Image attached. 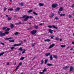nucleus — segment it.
I'll list each match as a JSON object with an SVG mask.
<instances>
[{
	"label": "nucleus",
	"mask_w": 74,
	"mask_h": 74,
	"mask_svg": "<svg viewBox=\"0 0 74 74\" xmlns=\"http://www.w3.org/2000/svg\"><path fill=\"white\" fill-rule=\"evenodd\" d=\"M9 34L8 32H5V33H3L2 32H0V36L1 37H3V36H5V34Z\"/></svg>",
	"instance_id": "obj_1"
},
{
	"label": "nucleus",
	"mask_w": 74,
	"mask_h": 74,
	"mask_svg": "<svg viewBox=\"0 0 74 74\" xmlns=\"http://www.w3.org/2000/svg\"><path fill=\"white\" fill-rule=\"evenodd\" d=\"M29 18L30 19H32V18H33V17L32 16H27L24 20V22H25V21H26L27 20H28Z\"/></svg>",
	"instance_id": "obj_2"
},
{
	"label": "nucleus",
	"mask_w": 74,
	"mask_h": 74,
	"mask_svg": "<svg viewBox=\"0 0 74 74\" xmlns=\"http://www.w3.org/2000/svg\"><path fill=\"white\" fill-rule=\"evenodd\" d=\"M37 32V31L36 30H32L31 31V33L32 34H33L34 35V34H36V33Z\"/></svg>",
	"instance_id": "obj_3"
},
{
	"label": "nucleus",
	"mask_w": 74,
	"mask_h": 74,
	"mask_svg": "<svg viewBox=\"0 0 74 74\" xmlns=\"http://www.w3.org/2000/svg\"><path fill=\"white\" fill-rule=\"evenodd\" d=\"M57 5H58V4H53L51 6V7L52 8H56Z\"/></svg>",
	"instance_id": "obj_4"
},
{
	"label": "nucleus",
	"mask_w": 74,
	"mask_h": 74,
	"mask_svg": "<svg viewBox=\"0 0 74 74\" xmlns=\"http://www.w3.org/2000/svg\"><path fill=\"white\" fill-rule=\"evenodd\" d=\"M53 30L51 29H49V33H51V34H52V33H53Z\"/></svg>",
	"instance_id": "obj_5"
},
{
	"label": "nucleus",
	"mask_w": 74,
	"mask_h": 74,
	"mask_svg": "<svg viewBox=\"0 0 74 74\" xmlns=\"http://www.w3.org/2000/svg\"><path fill=\"white\" fill-rule=\"evenodd\" d=\"M55 46V44H52V45H51L49 47V48H52V47H54Z\"/></svg>",
	"instance_id": "obj_6"
},
{
	"label": "nucleus",
	"mask_w": 74,
	"mask_h": 74,
	"mask_svg": "<svg viewBox=\"0 0 74 74\" xmlns=\"http://www.w3.org/2000/svg\"><path fill=\"white\" fill-rule=\"evenodd\" d=\"M44 41L45 42H49V41H51V40L49 39H47L45 40Z\"/></svg>",
	"instance_id": "obj_7"
},
{
	"label": "nucleus",
	"mask_w": 74,
	"mask_h": 74,
	"mask_svg": "<svg viewBox=\"0 0 74 74\" xmlns=\"http://www.w3.org/2000/svg\"><path fill=\"white\" fill-rule=\"evenodd\" d=\"M20 10V8H16V9H15V11H16V12L17 11H19V10Z\"/></svg>",
	"instance_id": "obj_8"
},
{
	"label": "nucleus",
	"mask_w": 74,
	"mask_h": 74,
	"mask_svg": "<svg viewBox=\"0 0 74 74\" xmlns=\"http://www.w3.org/2000/svg\"><path fill=\"white\" fill-rule=\"evenodd\" d=\"M54 15H55V14L54 13H52L50 17V18H52L54 16Z\"/></svg>",
	"instance_id": "obj_9"
},
{
	"label": "nucleus",
	"mask_w": 74,
	"mask_h": 74,
	"mask_svg": "<svg viewBox=\"0 0 74 74\" xmlns=\"http://www.w3.org/2000/svg\"><path fill=\"white\" fill-rule=\"evenodd\" d=\"M69 66H66L63 67V69H69Z\"/></svg>",
	"instance_id": "obj_10"
},
{
	"label": "nucleus",
	"mask_w": 74,
	"mask_h": 74,
	"mask_svg": "<svg viewBox=\"0 0 74 74\" xmlns=\"http://www.w3.org/2000/svg\"><path fill=\"white\" fill-rule=\"evenodd\" d=\"M39 5L40 6V7H42V6H44V4H43V3H40L39 4Z\"/></svg>",
	"instance_id": "obj_11"
},
{
	"label": "nucleus",
	"mask_w": 74,
	"mask_h": 74,
	"mask_svg": "<svg viewBox=\"0 0 74 74\" xmlns=\"http://www.w3.org/2000/svg\"><path fill=\"white\" fill-rule=\"evenodd\" d=\"M73 67L72 66H71L70 67V72H71L72 71H73Z\"/></svg>",
	"instance_id": "obj_12"
},
{
	"label": "nucleus",
	"mask_w": 74,
	"mask_h": 74,
	"mask_svg": "<svg viewBox=\"0 0 74 74\" xmlns=\"http://www.w3.org/2000/svg\"><path fill=\"white\" fill-rule=\"evenodd\" d=\"M14 26L13 24H11L10 25L11 29H13V28H14Z\"/></svg>",
	"instance_id": "obj_13"
},
{
	"label": "nucleus",
	"mask_w": 74,
	"mask_h": 74,
	"mask_svg": "<svg viewBox=\"0 0 74 74\" xmlns=\"http://www.w3.org/2000/svg\"><path fill=\"white\" fill-rule=\"evenodd\" d=\"M63 11V8L62 7H61L59 9V11Z\"/></svg>",
	"instance_id": "obj_14"
},
{
	"label": "nucleus",
	"mask_w": 74,
	"mask_h": 74,
	"mask_svg": "<svg viewBox=\"0 0 74 74\" xmlns=\"http://www.w3.org/2000/svg\"><path fill=\"white\" fill-rule=\"evenodd\" d=\"M50 58L51 60H53V57H52V56H50Z\"/></svg>",
	"instance_id": "obj_15"
},
{
	"label": "nucleus",
	"mask_w": 74,
	"mask_h": 74,
	"mask_svg": "<svg viewBox=\"0 0 74 74\" xmlns=\"http://www.w3.org/2000/svg\"><path fill=\"white\" fill-rule=\"evenodd\" d=\"M52 26L53 28H54V29H58V27H55V26L53 25H52Z\"/></svg>",
	"instance_id": "obj_16"
},
{
	"label": "nucleus",
	"mask_w": 74,
	"mask_h": 74,
	"mask_svg": "<svg viewBox=\"0 0 74 74\" xmlns=\"http://www.w3.org/2000/svg\"><path fill=\"white\" fill-rule=\"evenodd\" d=\"M49 55H50V53H47L45 54V56H49Z\"/></svg>",
	"instance_id": "obj_17"
},
{
	"label": "nucleus",
	"mask_w": 74,
	"mask_h": 74,
	"mask_svg": "<svg viewBox=\"0 0 74 74\" xmlns=\"http://www.w3.org/2000/svg\"><path fill=\"white\" fill-rule=\"evenodd\" d=\"M48 66H53V64H51L48 63L47 64Z\"/></svg>",
	"instance_id": "obj_18"
},
{
	"label": "nucleus",
	"mask_w": 74,
	"mask_h": 74,
	"mask_svg": "<svg viewBox=\"0 0 74 74\" xmlns=\"http://www.w3.org/2000/svg\"><path fill=\"white\" fill-rule=\"evenodd\" d=\"M19 65H18L16 67V70L15 71V72H16V71L18 70V68H19Z\"/></svg>",
	"instance_id": "obj_19"
},
{
	"label": "nucleus",
	"mask_w": 74,
	"mask_h": 74,
	"mask_svg": "<svg viewBox=\"0 0 74 74\" xmlns=\"http://www.w3.org/2000/svg\"><path fill=\"white\" fill-rule=\"evenodd\" d=\"M48 61V59H47V60H45V64H46L47 63V62Z\"/></svg>",
	"instance_id": "obj_20"
},
{
	"label": "nucleus",
	"mask_w": 74,
	"mask_h": 74,
	"mask_svg": "<svg viewBox=\"0 0 74 74\" xmlns=\"http://www.w3.org/2000/svg\"><path fill=\"white\" fill-rule=\"evenodd\" d=\"M19 51H23V49H22V47H20L18 49Z\"/></svg>",
	"instance_id": "obj_21"
},
{
	"label": "nucleus",
	"mask_w": 74,
	"mask_h": 74,
	"mask_svg": "<svg viewBox=\"0 0 74 74\" xmlns=\"http://www.w3.org/2000/svg\"><path fill=\"white\" fill-rule=\"evenodd\" d=\"M53 57L55 59H58V56L56 55H54Z\"/></svg>",
	"instance_id": "obj_22"
},
{
	"label": "nucleus",
	"mask_w": 74,
	"mask_h": 74,
	"mask_svg": "<svg viewBox=\"0 0 74 74\" xmlns=\"http://www.w3.org/2000/svg\"><path fill=\"white\" fill-rule=\"evenodd\" d=\"M51 39H53V37H55V36L53 35H51L50 36Z\"/></svg>",
	"instance_id": "obj_23"
},
{
	"label": "nucleus",
	"mask_w": 74,
	"mask_h": 74,
	"mask_svg": "<svg viewBox=\"0 0 74 74\" xmlns=\"http://www.w3.org/2000/svg\"><path fill=\"white\" fill-rule=\"evenodd\" d=\"M33 11V10H29L28 11H27L28 13H30L31 12H32Z\"/></svg>",
	"instance_id": "obj_24"
},
{
	"label": "nucleus",
	"mask_w": 74,
	"mask_h": 74,
	"mask_svg": "<svg viewBox=\"0 0 74 74\" xmlns=\"http://www.w3.org/2000/svg\"><path fill=\"white\" fill-rule=\"evenodd\" d=\"M25 57H21L20 58V60H23V59H25Z\"/></svg>",
	"instance_id": "obj_25"
},
{
	"label": "nucleus",
	"mask_w": 74,
	"mask_h": 74,
	"mask_svg": "<svg viewBox=\"0 0 74 74\" xmlns=\"http://www.w3.org/2000/svg\"><path fill=\"white\" fill-rule=\"evenodd\" d=\"M25 52H26V50H25V49H24V50L22 52V53L23 54V53H25Z\"/></svg>",
	"instance_id": "obj_26"
},
{
	"label": "nucleus",
	"mask_w": 74,
	"mask_h": 74,
	"mask_svg": "<svg viewBox=\"0 0 74 74\" xmlns=\"http://www.w3.org/2000/svg\"><path fill=\"white\" fill-rule=\"evenodd\" d=\"M5 53L4 52H2L1 53H0V56H2V55H3Z\"/></svg>",
	"instance_id": "obj_27"
},
{
	"label": "nucleus",
	"mask_w": 74,
	"mask_h": 74,
	"mask_svg": "<svg viewBox=\"0 0 74 74\" xmlns=\"http://www.w3.org/2000/svg\"><path fill=\"white\" fill-rule=\"evenodd\" d=\"M47 69L46 68H45L44 69V70H43V71L44 73V72H45L47 71Z\"/></svg>",
	"instance_id": "obj_28"
},
{
	"label": "nucleus",
	"mask_w": 74,
	"mask_h": 74,
	"mask_svg": "<svg viewBox=\"0 0 74 74\" xmlns=\"http://www.w3.org/2000/svg\"><path fill=\"white\" fill-rule=\"evenodd\" d=\"M56 40V41H59V38L56 37L55 38Z\"/></svg>",
	"instance_id": "obj_29"
},
{
	"label": "nucleus",
	"mask_w": 74,
	"mask_h": 74,
	"mask_svg": "<svg viewBox=\"0 0 74 74\" xmlns=\"http://www.w3.org/2000/svg\"><path fill=\"white\" fill-rule=\"evenodd\" d=\"M7 29V27H5L3 28L2 30H5V29Z\"/></svg>",
	"instance_id": "obj_30"
},
{
	"label": "nucleus",
	"mask_w": 74,
	"mask_h": 74,
	"mask_svg": "<svg viewBox=\"0 0 74 74\" xmlns=\"http://www.w3.org/2000/svg\"><path fill=\"white\" fill-rule=\"evenodd\" d=\"M9 41L11 42H14L15 41L14 40H9Z\"/></svg>",
	"instance_id": "obj_31"
},
{
	"label": "nucleus",
	"mask_w": 74,
	"mask_h": 74,
	"mask_svg": "<svg viewBox=\"0 0 74 74\" xmlns=\"http://www.w3.org/2000/svg\"><path fill=\"white\" fill-rule=\"evenodd\" d=\"M60 16H65V14H60Z\"/></svg>",
	"instance_id": "obj_32"
},
{
	"label": "nucleus",
	"mask_w": 74,
	"mask_h": 74,
	"mask_svg": "<svg viewBox=\"0 0 74 74\" xmlns=\"http://www.w3.org/2000/svg\"><path fill=\"white\" fill-rule=\"evenodd\" d=\"M33 14H34V15H37V13H36L35 12H33Z\"/></svg>",
	"instance_id": "obj_33"
},
{
	"label": "nucleus",
	"mask_w": 74,
	"mask_h": 74,
	"mask_svg": "<svg viewBox=\"0 0 74 74\" xmlns=\"http://www.w3.org/2000/svg\"><path fill=\"white\" fill-rule=\"evenodd\" d=\"M19 34V33H18V32H16L15 33H14V34L15 35H18V34Z\"/></svg>",
	"instance_id": "obj_34"
},
{
	"label": "nucleus",
	"mask_w": 74,
	"mask_h": 74,
	"mask_svg": "<svg viewBox=\"0 0 74 74\" xmlns=\"http://www.w3.org/2000/svg\"><path fill=\"white\" fill-rule=\"evenodd\" d=\"M43 63H44V60H42L41 61V64H43Z\"/></svg>",
	"instance_id": "obj_35"
},
{
	"label": "nucleus",
	"mask_w": 74,
	"mask_h": 74,
	"mask_svg": "<svg viewBox=\"0 0 74 74\" xmlns=\"http://www.w3.org/2000/svg\"><path fill=\"white\" fill-rule=\"evenodd\" d=\"M40 74H44V72L43 71V72H40L39 73Z\"/></svg>",
	"instance_id": "obj_36"
},
{
	"label": "nucleus",
	"mask_w": 74,
	"mask_h": 74,
	"mask_svg": "<svg viewBox=\"0 0 74 74\" xmlns=\"http://www.w3.org/2000/svg\"><path fill=\"white\" fill-rule=\"evenodd\" d=\"M10 30V29L9 28H8L6 29V31H9Z\"/></svg>",
	"instance_id": "obj_37"
},
{
	"label": "nucleus",
	"mask_w": 74,
	"mask_h": 74,
	"mask_svg": "<svg viewBox=\"0 0 74 74\" xmlns=\"http://www.w3.org/2000/svg\"><path fill=\"white\" fill-rule=\"evenodd\" d=\"M61 47H62V48H64V47H66V45H61Z\"/></svg>",
	"instance_id": "obj_38"
},
{
	"label": "nucleus",
	"mask_w": 74,
	"mask_h": 74,
	"mask_svg": "<svg viewBox=\"0 0 74 74\" xmlns=\"http://www.w3.org/2000/svg\"><path fill=\"white\" fill-rule=\"evenodd\" d=\"M10 48L12 50V51H13V49L14 48V47H10Z\"/></svg>",
	"instance_id": "obj_39"
},
{
	"label": "nucleus",
	"mask_w": 74,
	"mask_h": 74,
	"mask_svg": "<svg viewBox=\"0 0 74 74\" xmlns=\"http://www.w3.org/2000/svg\"><path fill=\"white\" fill-rule=\"evenodd\" d=\"M11 19V18L10 17H8V21H10Z\"/></svg>",
	"instance_id": "obj_40"
},
{
	"label": "nucleus",
	"mask_w": 74,
	"mask_h": 74,
	"mask_svg": "<svg viewBox=\"0 0 74 74\" xmlns=\"http://www.w3.org/2000/svg\"><path fill=\"white\" fill-rule=\"evenodd\" d=\"M22 62H20L19 64V66H22Z\"/></svg>",
	"instance_id": "obj_41"
},
{
	"label": "nucleus",
	"mask_w": 74,
	"mask_h": 74,
	"mask_svg": "<svg viewBox=\"0 0 74 74\" xmlns=\"http://www.w3.org/2000/svg\"><path fill=\"white\" fill-rule=\"evenodd\" d=\"M8 11H12V10H13V9H12V8H10V9H8Z\"/></svg>",
	"instance_id": "obj_42"
},
{
	"label": "nucleus",
	"mask_w": 74,
	"mask_h": 74,
	"mask_svg": "<svg viewBox=\"0 0 74 74\" xmlns=\"http://www.w3.org/2000/svg\"><path fill=\"white\" fill-rule=\"evenodd\" d=\"M20 45H22L21 43H19L17 44V46H20Z\"/></svg>",
	"instance_id": "obj_43"
},
{
	"label": "nucleus",
	"mask_w": 74,
	"mask_h": 74,
	"mask_svg": "<svg viewBox=\"0 0 74 74\" xmlns=\"http://www.w3.org/2000/svg\"><path fill=\"white\" fill-rule=\"evenodd\" d=\"M34 43H32L31 46L32 47H34Z\"/></svg>",
	"instance_id": "obj_44"
},
{
	"label": "nucleus",
	"mask_w": 74,
	"mask_h": 74,
	"mask_svg": "<svg viewBox=\"0 0 74 74\" xmlns=\"http://www.w3.org/2000/svg\"><path fill=\"white\" fill-rule=\"evenodd\" d=\"M20 5H22V6H23V3H20Z\"/></svg>",
	"instance_id": "obj_45"
},
{
	"label": "nucleus",
	"mask_w": 74,
	"mask_h": 74,
	"mask_svg": "<svg viewBox=\"0 0 74 74\" xmlns=\"http://www.w3.org/2000/svg\"><path fill=\"white\" fill-rule=\"evenodd\" d=\"M55 19H56V20H58V19H59V18H58V17H56L55 18Z\"/></svg>",
	"instance_id": "obj_46"
},
{
	"label": "nucleus",
	"mask_w": 74,
	"mask_h": 74,
	"mask_svg": "<svg viewBox=\"0 0 74 74\" xmlns=\"http://www.w3.org/2000/svg\"><path fill=\"white\" fill-rule=\"evenodd\" d=\"M19 42H21V45H22V44H23V42H22V41H19Z\"/></svg>",
	"instance_id": "obj_47"
},
{
	"label": "nucleus",
	"mask_w": 74,
	"mask_h": 74,
	"mask_svg": "<svg viewBox=\"0 0 74 74\" xmlns=\"http://www.w3.org/2000/svg\"><path fill=\"white\" fill-rule=\"evenodd\" d=\"M7 9V8H4L3 10L4 11H6V9Z\"/></svg>",
	"instance_id": "obj_48"
},
{
	"label": "nucleus",
	"mask_w": 74,
	"mask_h": 74,
	"mask_svg": "<svg viewBox=\"0 0 74 74\" xmlns=\"http://www.w3.org/2000/svg\"><path fill=\"white\" fill-rule=\"evenodd\" d=\"M48 27H49V28H52V26H48Z\"/></svg>",
	"instance_id": "obj_49"
},
{
	"label": "nucleus",
	"mask_w": 74,
	"mask_h": 74,
	"mask_svg": "<svg viewBox=\"0 0 74 74\" xmlns=\"http://www.w3.org/2000/svg\"><path fill=\"white\" fill-rule=\"evenodd\" d=\"M25 16H26V15H24L23 16L22 18H25Z\"/></svg>",
	"instance_id": "obj_50"
},
{
	"label": "nucleus",
	"mask_w": 74,
	"mask_h": 74,
	"mask_svg": "<svg viewBox=\"0 0 74 74\" xmlns=\"http://www.w3.org/2000/svg\"><path fill=\"white\" fill-rule=\"evenodd\" d=\"M21 24H22V23L20 22L19 23L17 24V25H20Z\"/></svg>",
	"instance_id": "obj_51"
},
{
	"label": "nucleus",
	"mask_w": 74,
	"mask_h": 74,
	"mask_svg": "<svg viewBox=\"0 0 74 74\" xmlns=\"http://www.w3.org/2000/svg\"><path fill=\"white\" fill-rule=\"evenodd\" d=\"M14 46H18V44H15L14 45Z\"/></svg>",
	"instance_id": "obj_52"
},
{
	"label": "nucleus",
	"mask_w": 74,
	"mask_h": 74,
	"mask_svg": "<svg viewBox=\"0 0 74 74\" xmlns=\"http://www.w3.org/2000/svg\"><path fill=\"white\" fill-rule=\"evenodd\" d=\"M69 18H71L72 17V16H71V15H69Z\"/></svg>",
	"instance_id": "obj_53"
},
{
	"label": "nucleus",
	"mask_w": 74,
	"mask_h": 74,
	"mask_svg": "<svg viewBox=\"0 0 74 74\" xmlns=\"http://www.w3.org/2000/svg\"><path fill=\"white\" fill-rule=\"evenodd\" d=\"M5 40H9V38H6L5 39Z\"/></svg>",
	"instance_id": "obj_54"
},
{
	"label": "nucleus",
	"mask_w": 74,
	"mask_h": 74,
	"mask_svg": "<svg viewBox=\"0 0 74 74\" xmlns=\"http://www.w3.org/2000/svg\"><path fill=\"white\" fill-rule=\"evenodd\" d=\"M1 44H2V45H4V43H2V42H1Z\"/></svg>",
	"instance_id": "obj_55"
},
{
	"label": "nucleus",
	"mask_w": 74,
	"mask_h": 74,
	"mask_svg": "<svg viewBox=\"0 0 74 74\" xmlns=\"http://www.w3.org/2000/svg\"><path fill=\"white\" fill-rule=\"evenodd\" d=\"M43 25V24L42 23H40L39 25V26H41V25Z\"/></svg>",
	"instance_id": "obj_56"
},
{
	"label": "nucleus",
	"mask_w": 74,
	"mask_h": 74,
	"mask_svg": "<svg viewBox=\"0 0 74 74\" xmlns=\"http://www.w3.org/2000/svg\"><path fill=\"white\" fill-rule=\"evenodd\" d=\"M71 7H74V4L72 5L71 6Z\"/></svg>",
	"instance_id": "obj_57"
},
{
	"label": "nucleus",
	"mask_w": 74,
	"mask_h": 74,
	"mask_svg": "<svg viewBox=\"0 0 74 74\" xmlns=\"http://www.w3.org/2000/svg\"><path fill=\"white\" fill-rule=\"evenodd\" d=\"M9 62H8L6 64L7 65H9Z\"/></svg>",
	"instance_id": "obj_58"
},
{
	"label": "nucleus",
	"mask_w": 74,
	"mask_h": 74,
	"mask_svg": "<svg viewBox=\"0 0 74 74\" xmlns=\"http://www.w3.org/2000/svg\"><path fill=\"white\" fill-rule=\"evenodd\" d=\"M70 50H71V51H72V50H73V48H72Z\"/></svg>",
	"instance_id": "obj_59"
},
{
	"label": "nucleus",
	"mask_w": 74,
	"mask_h": 74,
	"mask_svg": "<svg viewBox=\"0 0 74 74\" xmlns=\"http://www.w3.org/2000/svg\"><path fill=\"white\" fill-rule=\"evenodd\" d=\"M72 44H73V45H74V42H73L72 43Z\"/></svg>",
	"instance_id": "obj_60"
},
{
	"label": "nucleus",
	"mask_w": 74,
	"mask_h": 74,
	"mask_svg": "<svg viewBox=\"0 0 74 74\" xmlns=\"http://www.w3.org/2000/svg\"><path fill=\"white\" fill-rule=\"evenodd\" d=\"M30 28H29L27 29V30H30Z\"/></svg>",
	"instance_id": "obj_61"
},
{
	"label": "nucleus",
	"mask_w": 74,
	"mask_h": 74,
	"mask_svg": "<svg viewBox=\"0 0 74 74\" xmlns=\"http://www.w3.org/2000/svg\"><path fill=\"white\" fill-rule=\"evenodd\" d=\"M9 38V40L10 39H12V38L10 37V38Z\"/></svg>",
	"instance_id": "obj_62"
},
{
	"label": "nucleus",
	"mask_w": 74,
	"mask_h": 74,
	"mask_svg": "<svg viewBox=\"0 0 74 74\" xmlns=\"http://www.w3.org/2000/svg\"><path fill=\"white\" fill-rule=\"evenodd\" d=\"M60 41H62V39H60Z\"/></svg>",
	"instance_id": "obj_63"
},
{
	"label": "nucleus",
	"mask_w": 74,
	"mask_h": 74,
	"mask_svg": "<svg viewBox=\"0 0 74 74\" xmlns=\"http://www.w3.org/2000/svg\"><path fill=\"white\" fill-rule=\"evenodd\" d=\"M16 63L15 62L14 63V65H16Z\"/></svg>",
	"instance_id": "obj_64"
}]
</instances>
